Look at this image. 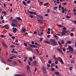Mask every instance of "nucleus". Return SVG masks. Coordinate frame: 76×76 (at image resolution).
I'll list each match as a JSON object with an SVG mask.
<instances>
[{
    "instance_id": "nucleus-15",
    "label": "nucleus",
    "mask_w": 76,
    "mask_h": 76,
    "mask_svg": "<svg viewBox=\"0 0 76 76\" xmlns=\"http://www.w3.org/2000/svg\"><path fill=\"white\" fill-rule=\"evenodd\" d=\"M15 19H17L18 20L22 21V20L21 19V18H20V17H16Z\"/></svg>"
},
{
    "instance_id": "nucleus-51",
    "label": "nucleus",
    "mask_w": 76,
    "mask_h": 76,
    "mask_svg": "<svg viewBox=\"0 0 76 76\" xmlns=\"http://www.w3.org/2000/svg\"><path fill=\"white\" fill-rule=\"evenodd\" d=\"M22 30L24 32L26 31V29L25 28H23L22 29Z\"/></svg>"
},
{
    "instance_id": "nucleus-43",
    "label": "nucleus",
    "mask_w": 76,
    "mask_h": 76,
    "mask_svg": "<svg viewBox=\"0 0 76 76\" xmlns=\"http://www.w3.org/2000/svg\"><path fill=\"white\" fill-rule=\"evenodd\" d=\"M66 18H67L68 19H69V18H71V16H67L66 17Z\"/></svg>"
},
{
    "instance_id": "nucleus-17",
    "label": "nucleus",
    "mask_w": 76,
    "mask_h": 76,
    "mask_svg": "<svg viewBox=\"0 0 76 76\" xmlns=\"http://www.w3.org/2000/svg\"><path fill=\"white\" fill-rule=\"evenodd\" d=\"M12 21L14 22L15 23L17 24L18 23V21H17V20H16L15 19H14L12 20Z\"/></svg>"
},
{
    "instance_id": "nucleus-13",
    "label": "nucleus",
    "mask_w": 76,
    "mask_h": 76,
    "mask_svg": "<svg viewBox=\"0 0 76 76\" xmlns=\"http://www.w3.org/2000/svg\"><path fill=\"white\" fill-rule=\"evenodd\" d=\"M57 42H53V43L52 44V45H53V46H55L56 45H57Z\"/></svg>"
},
{
    "instance_id": "nucleus-46",
    "label": "nucleus",
    "mask_w": 76,
    "mask_h": 76,
    "mask_svg": "<svg viewBox=\"0 0 76 76\" xmlns=\"http://www.w3.org/2000/svg\"><path fill=\"white\" fill-rule=\"evenodd\" d=\"M15 76H20V75L18 74H15L14 75Z\"/></svg>"
},
{
    "instance_id": "nucleus-6",
    "label": "nucleus",
    "mask_w": 76,
    "mask_h": 76,
    "mask_svg": "<svg viewBox=\"0 0 76 76\" xmlns=\"http://www.w3.org/2000/svg\"><path fill=\"white\" fill-rule=\"evenodd\" d=\"M42 69H43L42 71L44 74H45V73H46V70L45 69V67L43 66Z\"/></svg>"
},
{
    "instance_id": "nucleus-30",
    "label": "nucleus",
    "mask_w": 76,
    "mask_h": 76,
    "mask_svg": "<svg viewBox=\"0 0 76 76\" xmlns=\"http://www.w3.org/2000/svg\"><path fill=\"white\" fill-rule=\"evenodd\" d=\"M26 68L28 70H30V68H29V65H27L26 66Z\"/></svg>"
},
{
    "instance_id": "nucleus-16",
    "label": "nucleus",
    "mask_w": 76,
    "mask_h": 76,
    "mask_svg": "<svg viewBox=\"0 0 76 76\" xmlns=\"http://www.w3.org/2000/svg\"><path fill=\"white\" fill-rule=\"evenodd\" d=\"M37 20L38 22H39V23H41V24H42V22H43L42 20Z\"/></svg>"
},
{
    "instance_id": "nucleus-64",
    "label": "nucleus",
    "mask_w": 76,
    "mask_h": 76,
    "mask_svg": "<svg viewBox=\"0 0 76 76\" xmlns=\"http://www.w3.org/2000/svg\"><path fill=\"white\" fill-rule=\"evenodd\" d=\"M31 44H33V45L34 44V42L33 41H32L31 42Z\"/></svg>"
},
{
    "instance_id": "nucleus-39",
    "label": "nucleus",
    "mask_w": 76,
    "mask_h": 76,
    "mask_svg": "<svg viewBox=\"0 0 76 76\" xmlns=\"http://www.w3.org/2000/svg\"><path fill=\"white\" fill-rule=\"evenodd\" d=\"M32 15H37V13H36V12H33Z\"/></svg>"
},
{
    "instance_id": "nucleus-11",
    "label": "nucleus",
    "mask_w": 76,
    "mask_h": 76,
    "mask_svg": "<svg viewBox=\"0 0 76 76\" xmlns=\"http://www.w3.org/2000/svg\"><path fill=\"white\" fill-rule=\"evenodd\" d=\"M5 28H6V29H9V27L8 25L6 24L5 25Z\"/></svg>"
},
{
    "instance_id": "nucleus-38",
    "label": "nucleus",
    "mask_w": 76,
    "mask_h": 76,
    "mask_svg": "<svg viewBox=\"0 0 76 76\" xmlns=\"http://www.w3.org/2000/svg\"><path fill=\"white\" fill-rule=\"evenodd\" d=\"M12 26H13V27H15L16 26V25L15 24L13 23L11 24Z\"/></svg>"
},
{
    "instance_id": "nucleus-50",
    "label": "nucleus",
    "mask_w": 76,
    "mask_h": 76,
    "mask_svg": "<svg viewBox=\"0 0 76 76\" xmlns=\"http://www.w3.org/2000/svg\"><path fill=\"white\" fill-rule=\"evenodd\" d=\"M52 62V61H50V60H49L48 61V63H49V64H51Z\"/></svg>"
},
{
    "instance_id": "nucleus-54",
    "label": "nucleus",
    "mask_w": 76,
    "mask_h": 76,
    "mask_svg": "<svg viewBox=\"0 0 76 76\" xmlns=\"http://www.w3.org/2000/svg\"><path fill=\"white\" fill-rule=\"evenodd\" d=\"M28 12L31 15H32V13H33V12L30 11V12Z\"/></svg>"
},
{
    "instance_id": "nucleus-28",
    "label": "nucleus",
    "mask_w": 76,
    "mask_h": 76,
    "mask_svg": "<svg viewBox=\"0 0 76 76\" xmlns=\"http://www.w3.org/2000/svg\"><path fill=\"white\" fill-rule=\"evenodd\" d=\"M22 3L23 4H24V5H26V2H25V1H23Z\"/></svg>"
},
{
    "instance_id": "nucleus-12",
    "label": "nucleus",
    "mask_w": 76,
    "mask_h": 76,
    "mask_svg": "<svg viewBox=\"0 0 76 76\" xmlns=\"http://www.w3.org/2000/svg\"><path fill=\"white\" fill-rule=\"evenodd\" d=\"M66 9V8H64V10H62V12L63 13H64L65 12H67V10Z\"/></svg>"
},
{
    "instance_id": "nucleus-24",
    "label": "nucleus",
    "mask_w": 76,
    "mask_h": 76,
    "mask_svg": "<svg viewBox=\"0 0 76 76\" xmlns=\"http://www.w3.org/2000/svg\"><path fill=\"white\" fill-rule=\"evenodd\" d=\"M2 13H4V15H6L7 14V13H6V12L5 11H2Z\"/></svg>"
},
{
    "instance_id": "nucleus-8",
    "label": "nucleus",
    "mask_w": 76,
    "mask_h": 76,
    "mask_svg": "<svg viewBox=\"0 0 76 76\" xmlns=\"http://www.w3.org/2000/svg\"><path fill=\"white\" fill-rule=\"evenodd\" d=\"M50 42H51L52 44V43H53V42H55V40L53 39H51L50 40Z\"/></svg>"
},
{
    "instance_id": "nucleus-55",
    "label": "nucleus",
    "mask_w": 76,
    "mask_h": 76,
    "mask_svg": "<svg viewBox=\"0 0 76 76\" xmlns=\"http://www.w3.org/2000/svg\"><path fill=\"white\" fill-rule=\"evenodd\" d=\"M69 52V53H73V51H72V50H69L68 51Z\"/></svg>"
},
{
    "instance_id": "nucleus-59",
    "label": "nucleus",
    "mask_w": 76,
    "mask_h": 76,
    "mask_svg": "<svg viewBox=\"0 0 76 76\" xmlns=\"http://www.w3.org/2000/svg\"><path fill=\"white\" fill-rule=\"evenodd\" d=\"M63 50L64 52L66 51V49H65V48H63Z\"/></svg>"
},
{
    "instance_id": "nucleus-2",
    "label": "nucleus",
    "mask_w": 76,
    "mask_h": 76,
    "mask_svg": "<svg viewBox=\"0 0 76 76\" xmlns=\"http://www.w3.org/2000/svg\"><path fill=\"white\" fill-rule=\"evenodd\" d=\"M69 50L72 51H73V48L72 47V46L69 45L68 46V48H67Z\"/></svg>"
},
{
    "instance_id": "nucleus-21",
    "label": "nucleus",
    "mask_w": 76,
    "mask_h": 76,
    "mask_svg": "<svg viewBox=\"0 0 76 76\" xmlns=\"http://www.w3.org/2000/svg\"><path fill=\"white\" fill-rule=\"evenodd\" d=\"M60 32L61 33V34H62V35H66V33H64V32Z\"/></svg>"
},
{
    "instance_id": "nucleus-62",
    "label": "nucleus",
    "mask_w": 76,
    "mask_h": 76,
    "mask_svg": "<svg viewBox=\"0 0 76 76\" xmlns=\"http://www.w3.org/2000/svg\"><path fill=\"white\" fill-rule=\"evenodd\" d=\"M25 76V74H23L22 75H20V76Z\"/></svg>"
},
{
    "instance_id": "nucleus-9",
    "label": "nucleus",
    "mask_w": 76,
    "mask_h": 76,
    "mask_svg": "<svg viewBox=\"0 0 76 76\" xmlns=\"http://www.w3.org/2000/svg\"><path fill=\"white\" fill-rule=\"evenodd\" d=\"M29 46L30 47H32V48H33V47H34V48L37 47V46L35 45H30Z\"/></svg>"
},
{
    "instance_id": "nucleus-25",
    "label": "nucleus",
    "mask_w": 76,
    "mask_h": 76,
    "mask_svg": "<svg viewBox=\"0 0 76 76\" xmlns=\"http://www.w3.org/2000/svg\"><path fill=\"white\" fill-rule=\"evenodd\" d=\"M0 37H1V38H4V37H6V36L3 35H0Z\"/></svg>"
},
{
    "instance_id": "nucleus-37",
    "label": "nucleus",
    "mask_w": 76,
    "mask_h": 76,
    "mask_svg": "<svg viewBox=\"0 0 76 76\" xmlns=\"http://www.w3.org/2000/svg\"><path fill=\"white\" fill-rule=\"evenodd\" d=\"M67 43H68V44H71V43H72V41L69 40L68 41Z\"/></svg>"
},
{
    "instance_id": "nucleus-31",
    "label": "nucleus",
    "mask_w": 76,
    "mask_h": 76,
    "mask_svg": "<svg viewBox=\"0 0 76 76\" xmlns=\"http://www.w3.org/2000/svg\"><path fill=\"white\" fill-rule=\"evenodd\" d=\"M39 58H40V59L42 61H43V58H42V57L40 56L39 57Z\"/></svg>"
},
{
    "instance_id": "nucleus-58",
    "label": "nucleus",
    "mask_w": 76,
    "mask_h": 76,
    "mask_svg": "<svg viewBox=\"0 0 76 76\" xmlns=\"http://www.w3.org/2000/svg\"><path fill=\"white\" fill-rule=\"evenodd\" d=\"M11 38L12 39H15V37L14 36H12L11 37Z\"/></svg>"
},
{
    "instance_id": "nucleus-56",
    "label": "nucleus",
    "mask_w": 76,
    "mask_h": 76,
    "mask_svg": "<svg viewBox=\"0 0 76 76\" xmlns=\"http://www.w3.org/2000/svg\"><path fill=\"white\" fill-rule=\"evenodd\" d=\"M43 39V38H40V41H42Z\"/></svg>"
},
{
    "instance_id": "nucleus-61",
    "label": "nucleus",
    "mask_w": 76,
    "mask_h": 76,
    "mask_svg": "<svg viewBox=\"0 0 76 76\" xmlns=\"http://www.w3.org/2000/svg\"><path fill=\"white\" fill-rule=\"evenodd\" d=\"M12 57L13 58H16V56H12Z\"/></svg>"
},
{
    "instance_id": "nucleus-7",
    "label": "nucleus",
    "mask_w": 76,
    "mask_h": 76,
    "mask_svg": "<svg viewBox=\"0 0 76 76\" xmlns=\"http://www.w3.org/2000/svg\"><path fill=\"white\" fill-rule=\"evenodd\" d=\"M2 44L3 45V46H4V47L5 48H7V45L4 42H2Z\"/></svg>"
},
{
    "instance_id": "nucleus-40",
    "label": "nucleus",
    "mask_w": 76,
    "mask_h": 76,
    "mask_svg": "<svg viewBox=\"0 0 76 76\" xmlns=\"http://www.w3.org/2000/svg\"><path fill=\"white\" fill-rule=\"evenodd\" d=\"M70 36L71 37H73L74 35V34L73 33H72L70 34Z\"/></svg>"
},
{
    "instance_id": "nucleus-5",
    "label": "nucleus",
    "mask_w": 76,
    "mask_h": 76,
    "mask_svg": "<svg viewBox=\"0 0 76 76\" xmlns=\"http://www.w3.org/2000/svg\"><path fill=\"white\" fill-rule=\"evenodd\" d=\"M44 42L45 44H50V42H49L48 39H47V40H44Z\"/></svg>"
},
{
    "instance_id": "nucleus-36",
    "label": "nucleus",
    "mask_w": 76,
    "mask_h": 76,
    "mask_svg": "<svg viewBox=\"0 0 76 76\" xmlns=\"http://www.w3.org/2000/svg\"><path fill=\"white\" fill-rule=\"evenodd\" d=\"M49 4V3L47 2L46 3H45L44 5V6H46L47 5V4Z\"/></svg>"
},
{
    "instance_id": "nucleus-18",
    "label": "nucleus",
    "mask_w": 76,
    "mask_h": 76,
    "mask_svg": "<svg viewBox=\"0 0 76 76\" xmlns=\"http://www.w3.org/2000/svg\"><path fill=\"white\" fill-rule=\"evenodd\" d=\"M55 74L56 75H60V73H59V72L58 71H56L55 72Z\"/></svg>"
},
{
    "instance_id": "nucleus-33",
    "label": "nucleus",
    "mask_w": 76,
    "mask_h": 76,
    "mask_svg": "<svg viewBox=\"0 0 76 76\" xmlns=\"http://www.w3.org/2000/svg\"><path fill=\"white\" fill-rule=\"evenodd\" d=\"M61 44H64V40H62L61 41Z\"/></svg>"
},
{
    "instance_id": "nucleus-26",
    "label": "nucleus",
    "mask_w": 76,
    "mask_h": 76,
    "mask_svg": "<svg viewBox=\"0 0 76 76\" xmlns=\"http://www.w3.org/2000/svg\"><path fill=\"white\" fill-rule=\"evenodd\" d=\"M11 52L12 53H16V54H18V52L17 51H11Z\"/></svg>"
},
{
    "instance_id": "nucleus-34",
    "label": "nucleus",
    "mask_w": 76,
    "mask_h": 76,
    "mask_svg": "<svg viewBox=\"0 0 76 76\" xmlns=\"http://www.w3.org/2000/svg\"><path fill=\"white\" fill-rule=\"evenodd\" d=\"M75 30V28H72V29L71 30V32H73Z\"/></svg>"
},
{
    "instance_id": "nucleus-3",
    "label": "nucleus",
    "mask_w": 76,
    "mask_h": 76,
    "mask_svg": "<svg viewBox=\"0 0 76 76\" xmlns=\"http://www.w3.org/2000/svg\"><path fill=\"white\" fill-rule=\"evenodd\" d=\"M63 30H62V31L63 32H64L65 33H68V31H66V28L65 27H64L62 28Z\"/></svg>"
},
{
    "instance_id": "nucleus-35",
    "label": "nucleus",
    "mask_w": 76,
    "mask_h": 76,
    "mask_svg": "<svg viewBox=\"0 0 76 76\" xmlns=\"http://www.w3.org/2000/svg\"><path fill=\"white\" fill-rule=\"evenodd\" d=\"M29 60L30 61H32L33 60V59H32V58L31 57H30L29 58Z\"/></svg>"
},
{
    "instance_id": "nucleus-52",
    "label": "nucleus",
    "mask_w": 76,
    "mask_h": 76,
    "mask_svg": "<svg viewBox=\"0 0 76 76\" xmlns=\"http://www.w3.org/2000/svg\"><path fill=\"white\" fill-rule=\"evenodd\" d=\"M9 10L10 12V13H12V8H11L10 10Z\"/></svg>"
},
{
    "instance_id": "nucleus-20",
    "label": "nucleus",
    "mask_w": 76,
    "mask_h": 76,
    "mask_svg": "<svg viewBox=\"0 0 76 76\" xmlns=\"http://www.w3.org/2000/svg\"><path fill=\"white\" fill-rule=\"evenodd\" d=\"M75 59H72V61H71V63H73V64H74V63H75Z\"/></svg>"
},
{
    "instance_id": "nucleus-10",
    "label": "nucleus",
    "mask_w": 76,
    "mask_h": 76,
    "mask_svg": "<svg viewBox=\"0 0 76 76\" xmlns=\"http://www.w3.org/2000/svg\"><path fill=\"white\" fill-rule=\"evenodd\" d=\"M57 50L58 51H59L60 53H61V54H63V51H62V50L60 49V48H58L57 49Z\"/></svg>"
},
{
    "instance_id": "nucleus-47",
    "label": "nucleus",
    "mask_w": 76,
    "mask_h": 76,
    "mask_svg": "<svg viewBox=\"0 0 76 76\" xmlns=\"http://www.w3.org/2000/svg\"><path fill=\"white\" fill-rule=\"evenodd\" d=\"M28 64L30 65V66H31V61H28Z\"/></svg>"
},
{
    "instance_id": "nucleus-49",
    "label": "nucleus",
    "mask_w": 76,
    "mask_h": 76,
    "mask_svg": "<svg viewBox=\"0 0 76 76\" xmlns=\"http://www.w3.org/2000/svg\"><path fill=\"white\" fill-rule=\"evenodd\" d=\"M72 69H73V68L72 67H69V70H72Z\"/></svg>"
},
{
    "instance_id": "nucleus-45",
    "label": "nucleus",
    "mask_w": 76,
    "mask_h": 76,
    "mask_svg": "<svg viewBox=\"0 0 76 76\" xmlns=\"http://www.w3.org/2000/svg\"><path fill=\"white\" fill-rule=\"evenodd\" d=\"M31 1H27V4H29L30 3V2H31Z\"/></svg>"
},
{
    "instance_id": "nucleus-41",
    "label": "nucleus",
    "mask_w": 76,
    "mask_h": 76,
    "mask_svg": "<svg viewBox=\"0 0 76 76\" xmlns=\"http://www.w3.org/2000/svg\"><path fill=\"white\" fill-rule=\"evenodd\" d=\"M23 44H24V45H25V46H26H26H27V45H28V44H27V43H26V42L24 43Z\"/></svg>"
},
{
    "instance_id": "nucleus-1",
    "label": "nucleus",
    "mask_w": 76,
    "mask_h": 76,
    "mask_svg": "<svg viewBox=\"0 0 76 76\" xmlns=\"http://www.w3.org/2000/svg\"><path fill=\"white\" fill-rule=\"evenodd\" d=\"M58 60H59V61L61 63V64H64V62H63V60H62V59L60 57H58Z\"/></svg>"
},
{
    "instance_id": "nucleus-19",
    "label": "nucleus",
    "mask_w": 76,
    "mask_h": 76,
    "mask_svg": "<svg viewBox=\"0 0 76 76\" xmlns=\"http://www.w3.org/2000/svg\"><path fill=\"white\" fill-rule=\"evenodd\" d=\"M33 63L34 64V66H36V65H37V61H34L33 62Z\"/></svg>"
},
{
    "instance_id": "nucleus-4",
    "label": "nucleus",
    "mask_w": 76,
    "mask_h": 76,
    "mask_svg": "<svg viewBox=\"0 0 76 76\" xmlns=\"http://www.w3.org/2000/svg\"><path fill=\"white\" fill-rule=\"evenodd\" d=\"M12 30L13 33H16V32H17V31H18V29H17L15 28H13Z\"/></svg>"
},
{
    "instance_id": "nucleus-63",
    "label": "nucleus",
    "mask_w": 76,
    "mask_h": 76,
    "mask_svg": "<svg viewBox=\"0 0 76 76\" xmlns=\"http://www.w3.org/2000/svg\"><path fill=\"white\" fill-rule=\"evenodd\" d=\"M58 7H54V10H56V9H57Z\"/></svg>"
},
{
    "instance_id": "nucleus-60",
    "label": "nucleus",
    "mask_w": 76,
    "mask_h": 76,
    "mask_svg": "<svg viewBox=\"0 0 76 76\" xmlns=\"http://www.w3.org/2000/svg\"><path fill=\"white\" fill-rule=\"evenodd\" d=\"M47 34H50V32L49 31H47Z\"/></svg>"
},
{
    "instance_id": "nucleus-23",
    "label": "nucleus",
    "mask_w": 76,
    "mask_h": 76,
    "mask_svg": "<svg viewBox=\"0 0 76 76\" xmlns=\"http://www.w3.org/2000/svg\"><path fill=\"white\" fill-rule=\"evenodd\" d=\"M54 37L55 38H56V39H59V38H58V37L56 35H54Z\"/></svg>"
},
{
    "instance_id": "nucleus-44",
    "label": "nucleus",
    "mask_w": 76,
    "mask_h": 76,
    "mask_svg": "<svg viewBox=\"0 0 76 76\" xmlns=\"http://www.w3.org/2000/svg\"><path fill=\"white\" fill-rule=\"evenodd\" d=\"M62 4L63 5H66L67 4V3H66V2H64L62 3Z\"/></svg>"
},
{
    "instance_id": "nucleus-22",
    "label": "nucleus",
    "mask_w": 76,
    "mask_h": 76,
    "mask_svg": "<svg viewBox=\"0 0 76 76\" xmlns=\"http://www.w3.org/2000/svg\"><path fill=\"white\" fill-rule=\"evenodd\" d=\"M12 64L14 65H17V64H18V63H17L16 61H14L12 63Z\"/></svg>"
},
{
    "instance_id": "nucleus-14",
    "label": "nucleus",
    "mask_w": 76,
    "mask_h": 76,
    "mask_svg": "<svg viewBox=\"0 0 76 76\" xmlns=\"http://www.w3.org/2000/svg\"><path fill=\"white\" fill-rule=\"evenodd\" d=\"M37 17H39L40 19H43V16L41 15H37Z\"/></svg>"
},
{
    "instance_id": "nucleus-32",
    "label": "nucleus",
    "mask_w": 76,
    "mask_h": 76,
    "mask_svg": "<svg viewBox=\"0 0 76 76\" xmlns=\"http://www.w3.org/2000/svg\"><path fill=\"white\" fill-rule=\"evenodd\" d=\"M51 70L52 72H54V71H55V69H54V68H52Z\"/></svg>"
},
{
    "instance_id": "nucleus-48",
    "label": "nucleus",
    "mask_w": 76,
    "mask_h": 76,
    "mask_svg": "<svg viewBox=\"0 0 76 76\" xmlns=\"http://www.w3.org/2000/svg\"><path fill=\"white\" fill-rule=\"evenodd\" d=\"M1 20H3V16H2V15H1Z\"/></svg>"
},
{
    "instance_id": "nucleus-27",
    "label": "nucleus",
    "mask_w": 76,
    "mask_h": 76,
    "mask_svg": "<svg viewBox=\"0 0 76 76\" xmlns=\"http://www.w3.org/2000/svg\"><path fill=\"white\" fill-rule=\"evenodd\" d=\"M30 48H30V47H28L27 48V50H28V51H31V50H32V49H30Z\"/></svg>"
},
{
    "instance_id": "nucleus-57",
    "label": "nucleus",
    "mask_w": 76,
    "mask_h": 76,
    "mask_svg": "<svg viewBox=\"0 0 76 76\" xmlns=\"http://www.w3.org/2000/svg\"><path fill=\"white\" fill-rule=\"evenodd\" d=\"M47 12L48 13H50V10L49 9H48L47 10Z\"/></svg>"
},
{
    "instance_id": "nucleus-53",
    "label": "nucleus",
    "mask_w": 76,
    "mask_h": 76,
    "mask_svg": "<svg viewBox=\"0 0 76 76\" xmlns=\"http://www.w3.org/2000/svg\"><path fill=\"white\" fill-rule=\"evenodd\" d=\"M29 17H30V18H33V15H29Z\"/></svg>"
},
{
    "instance_id": "nucleus-29",
    "label": "nucleus",
    "mask_w": 76,
    "mask_h": 76,
    "mask_svg": "<svg viewBox=\"0 0 76 76\" xmlns=\"http://www.w3.org/2000/svg\"><path fill=\"white\" fill-rule=\"evenodd\" d=\"M10 48H13V47H15V46L13 45H10Z\"/></svg>"
},
{
    "instance_id": "nucleus-42",
    "label": "nucleus",
    "mask_w": 76,
    "mask_h": 76,
    "mask_svg": "<svg viewBox=\"0 0 76 76\" xmlns=\"http://www.w3.org/2000/svg\"><path fill=\"white\" fill-rule=\"evenodd\" d=\"M58 44H59L60 46H61V47H62V45H61V43H60V42H58Z\"/></svg>"
}]
</instances>
